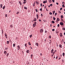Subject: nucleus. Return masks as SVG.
<instances>
[{"mask_svg": "<svg viewBox=\"0 0 65 65\" xmlns=\"http://www.w3.org/2000/svg\"><path fill=\"white\" fill-rule=\"evenodd\" d=\"M7 44H9V41H8L7 42Z\"/></svg>", "mask_w": 65, "mask_h": 65, "instance_id": "393cba45", "label": "nucleus"}, {"mask_svg": "<svg viewBox=\"0 0 65 65\" xmlns=\"http://www.w3.org/2000/svg\"><path fill=\"white\" fill-rule=\"evenodd\" d=\"M53 20H56V18H55V17H53Z\"/></svg>", "mask_w": 65, "mask_h": 65, "instance_id": "72a5a7b5", "label": "nucleus"}, {"mask_svg": "<svg viewBox=\"0 0 65 65\" xmlns=\"http://www.w3.org/2000/svg\"><path fill=\"white\" fill-rule=\"evenodd\" d=\"M56 4H57V5H59V3H56Z\"/></svg>", "mask_w": 65, "mask_h": 65, "instance_id": "6e6d98bb", "label": "nucleus"}, {"mask_svg": "<svg viewBox=\"0 0 65 65\" xmlns=\"http://www.w3.org/2000/svg\"><path fill=\"white\" fill-rule=\"evenodd\" d=\"M34 24H33V26L34 27H35L36 26V22H35L34 23Z\"/></svg>", "mask_w": 65, "mask_h": 65, "instance_id": "f03ea898", "label": "nucleus"}, {"mask_svg": "<svg viewBox=\"0 0 65 65\" xmlns=\"http://www.w3.org/2000/svg\"><path fill=\"white\" fill-rule=\"evenodd\" d=\"M49 2L50 3H51L52 2V1L51 0H49Z\"/></svg>", "mask_w": 65, "mask_h": 65, "instance_id": "bb28decb", "label": "nucleus"}, {"mask_svg": "<svg viewBox=\"0 0 65 65\" xmlns=\"http://www.w3.org/2000/svg\"><path fill=\"white\" fill-rule=\"evenodd\" d=\"M36 4H37V5H38V4H39V2H38L37 1H36Z\"/></svg>", "mask_w": 65, "mask_h": 65, "instance_id": "f8f14e48", "label": "nucleus"}, {"mask_svg": "<svg viewBox=\"0 0 65 65\" xmlns=\"http://www.w3.org/2000/svg\"><path fill=\"white\" fill-rule=\"evenodd\" d=\"M62 56H63V57L64 56H65V53H63L62 54Z\"/></svg>", "mask_w": 65, "mask_h": 65, "instance_id": "4be33fe9", "label": "nucleus"}, {"mask_svg": "<svg viewBox=\"0 0 65 65\" xmlns=\"http://www.w3.org/2000/svg\"><path fill=\"white\" fill-rule=\"evenodd\" d=\"M61 18H63V15H61Z\"/></svg>", "mask_w": 65, "mask_h": 65, "instance_id": "c9c22d12", "label": "nucleus"}, {"mask_svg": "<svg viewBox=\"0 0 65 65\" xmlns=\"http://www.w3.org/2000/svg\"><path fill=\"white\" fill-rule=\"evenodd\" d=\"M45 33H47V31L46 30L45 31Z\"/></svg>", "mask_w": 65, "mask_h": 65, "instance_id": "603ef678", "label": "nucleus"}, {"mask_svg": "<svg viewBox=\"0 0 65 65\" xmlns=\"http://www.w3.org/2000/svg\"><path fill=\"white\" fill-rule=\"evenodd\" d=\"M47 3V1L46 0V2L45 1H44L43 2V3L45 4V3Z\"/></svg>", "mask_w": 65, "mask_h": 65, "instance_id": "4468645a", "label": "nucleus"}, {"mask_svg": "<svg viewBox=\"0 0 65 65\" xmlns=\"http://www.w3.org/2000/svg\"><path fill=\"white\" fill-rule=\"evenodd\" d=\"M19 3L21 5H22V3L20 1H19Z\"/></svg>", "mask_w": 65, "mask_h": 65, "instance_id": "9b49d317", "label": "nucleus"}, {"mask_svg": "<svg viewBox=\"0 0 65 65\" xmlns=\"http://www.w3.org/2000/svg\"><path fill=\"white\" fill-rule=\"evenodd\" d=\"M57 14V13H55V15H56Z\"/></svg>", "mask_w": 65, "mask_h": 65, "instance_id": "3c124183", "label": "nucleus"}, {"mask_svg": "<svg viewBox=\"0 0 65 65\" xmlns=\"http://www.w3.org/2000/svg\"><path fill=\"white\" fill-rule=\"evenodd\" d=\"M60 59H61V58H60H60L58 59V60H60Z\"/></svg>", "mask_w": 65, "mask_h": 65, "instance_id": "052dcab7", "label": "nucleus"}, {"mask_svg": "<svg viewBox=\"0 0 65 65\" xmlns=\"http://www.w3.org/2000/svg\"><path fill=\"white\" fill-rule=\"evenodd\" d=\"M24 8L25 9H26V10H27V8L26 7H24Z\"/></svg>", "mask_w": 65, "mask_h": 65, "instance_id": "412c9836", "label": "nucleus"}, {"mask_svg": "<svg viewBox=\"0 0 65 65\" xmlns=\"http://www.w3.org/2000/svg\"><path fill=\"white\" fill-rule=\"evenodd\" d=\"M55 56H54V57L53 58V59H55Z\"/></svg>", "mask_w": 65, "mask_h": 65, "instance_id": "774afa93", "label": "nucleus"}, {"mask_svg": "<svg viewBox=\"0 0 65 65\" xmlns=\"http://www.w3.org/2000/svg\"><path fill=\"white\" fill-rule=\"evenodd\" d=\"M52 23L54 24L55 23V22H54V21H52Z\"/></svg>", "mask_w": 65, "mask_h": 65, "instance_id": "c85d7f7f", "label": "nucleus"}, {"mask_svg": "<svg viewBox=\"0 0 65 65\" xmlns=\"http://www.w3.org/2000/svg\"><path fill=\"white\" fill-rule=\"evenodd\" d=\"M36 16H37V19H38V18H39V16H38V15L37 14Z\"/></svg>", "mask_w": 65, "mask_h": 65, "instance_id": "9d476101", "label": "nucleus"}, {"mask_svg": "<svg viewBox=\"0 0 65 65\" xmlns=\"http://www.w3.org/2000/svg\"><path fill=\"white\" fill-rule=\"evenodd\" d=\"M61 42H64V40H62Z\"/></svg>", "mask_w": 65, "mask_h": 65, "instance_id": "c03bdc74", "label": "nucleus"}, {"mask_svg": "<svg viewBox=\"0 0 65 65\" xmlns=\"http://www.w3.org/2000/svg\"><path fill=\"white\" fill-rule=\"evenodd\" d=\"M59 26H60V25H59V24H58V25H57L58 27H59Z\"/></svg>", "mask_w": 65, "mask_h": 65, "instance_id": "f704fd0d", "label": "nucleus"}, {"mask_svg": "<svg viewBox=\"0 0 65 65\" xmlns=\"http://www.w3.org/2000/svg\"><path fill=\"white\" fill-rule=\"evenodd\" d=\"M62 10V8H60V11Z\"/></svg>", "mask_w": 65, "mask_h": 65, "instance_id": "e433bc0d", "label": "nucleus"}, {"mask_svg": "<svg viewBox=\"0 0 65 65\" xmlns=\"http://www.w3.org/2000/svg\"><path fill=\"white\" fill-rule=\"evenodd\" d=\"M17 47L18 48V50H20V46L19 45H18L17 46Z\"/></svg>", "mask_w": 65, "mask_h": 65, "instance_id": "39448f33", "label": "nucleus"}, {"mask_svg": "<svg viewBox=\"0 0 65 65\" xmlns=\"http://www.w3.org/2000/svg\"><path fill=\"white\" fill-rule=\"evenodd\" d=\"M41 5V6H42V4H40Z\"/></svg>", "mask_w": 65, "mask_h": 65, "instance_id": "4d7b16f0", "label": "nucleus"}, {"mask_svg": "<svg viewBox=\"0 0 65 65\" xmlns=\"http://www.w3.org/2000/svg\"><path fill=\"white\" fill-rule=\"evenodd\" d=\"M32 35H30V37L31 38L32 37Z\"/></svg>", "mask_w": 65, "mask_h": 65, "instance_id": "58836bf2", "label": "nucleus"}, {"mask_svg": "<svg viewBox=\"0 0 65 65\" xmlns=\"http://www.w3.org/2000/svg\"><path fill=\"white\" fill-rule=\"evenodd\" d=\"M60 36L61 37H63V35H62V33H60Z\"/></svg>", "mask_w": 65, "mask_h": 65, "instance_id": "0eeeda50", "label": "nucleus"}, {"mask_svg": "<svg viewBox=\"0 0 65 65\" xmlns=\"http://www.w3.org/2000/svg\"><path fill=\"white\" fill-rule=\"evenodd\" d=\"M54 51L55 52H57V51L55 50V51Z\"/></svg>", "mask_w": 65, "mask_h": 65, "instance_id": "338daca9", "label": "nucleus"}, {"mask_svg": "<svg viewBox=\"0 0 65 65\" xmlns=\"http://www.w3.org/2000/svg\"><path fill=\"white\" fill-rule=\"evenodd\" d=\"M48 7H50V5H49L48 6Z\"/></svg>", "mask_w": 65, "mask_h": 65, "instance_id": "0e129e2a", "label": "nucleus"}, {"mask_svg": "<svg viewBox=\"0 0 65 65\" xmlns=\"http://www.w3.org/2000/svg\"><path fill=\"white\" fill-rule=\"evenodd\" d=\"M5 15V17H7V14H6Z\"/></svg>", "mask_w": 65, "mask_h": 65, "instance_id": "ea45409f", "label": "nucleus"}, {"mask_svg": "<svg viewBox=\"0 0 65 65\" xmlns=\"http://www.w3.org/2000/svg\"><path fill=\"white\" fill-rule=\"evenodd\" d=\"M35 45H36L37 46H38L39 45L38 43H35Z\"/></svg>", "mask_w": 65, "mask_h": 65, "instance_id": "423d86ee", "label": "nucleus"}, {"mask_svg": "<svg viewBox=\"0 0 65 65\" xmlns=\"http://www.w3.org/2000/svg\"><path fill=\"white\" fill-rule=\"evenodd\" d=\"M26 53H29V50H27L26 51Z\"/></svg>", "mask_w": 65, "mask_h": 65, "instance_id": "dca6fc26", "label": "nucleus"}, {"mask_svg": "<svg viewBox=\"0 0 65 65\" xmlns=\"http://www.w3.org/2000/svg\"><path fill=\"white\" fill-rule=\"evenodd\" d=\"M59 46L60 47V48H62V45L61 44H59Z\"/></svg>", "mask_w": 65, "mask_h": 65, "instance_id": "1a4fd4ad", "label": "nucleus"}, {"mask_svg": "<svg viewBox=\"0 0 65 65\" xmlns=\"http://www.w3.org/2000/svg\"><path fill=\"white\" fill-rule=\"evenodd\" d=\"M40 31L41 33H43V29H40Z\"/></svg>", "mask_w": 65, "mask_h": 65, "instance_id": "f257e3e1", "label": "nucleus"}, {"mask_svg": "<svg viewBox=\"0 0 65 65\" xmlns=\"http://www.w3.org/2000/svg\"><path fill=\"white\" fill-rule=\"evenodd\" d=\"M28 45H31V43H30V42H28Z\"/></svg>", "mask_w": 65, "mask_h": 65, "instance_id": "aec40b11", "label": "nucleus"}, {"mask_svg": "<svg viewBox=\"0 0 65 65\" xmlns=\"http://www.w3.org/2000/svg\"><path fill=\"white\" fill-rule=\"evenodd\" d=\"M19 12H17V14H18V13H19Z\"/></svg>", "mask_w": 65, "mask_h": 65, "instance_id": "8fccbe9b", "label": "nucleus"}, {"mask_svg": "<svg viewBox=\"0 0 65 65\" xmlns=\"http://www.w3.org/2000/svg\"><path fill=\"white\" fill-rule=\"evenodd\" d=\"M58 12L59 13H61V12L60 11H58Z\"/></svg>", "mask_w": 65, "mask_h": 65, "instance_id": "b1692460", "label": "nucleus"}, {"mask_svg": "<svg viewBox=\"0 0 65 65\" xmlns=\"http://www.w3.org/2000/svg\"><path fill=\"white\" fill-rule=\"evenodd\" d=\"M36 20H37L36 19V18H35L34 20L33 21L34 22H35V21H36Z\"/></svg>", "mask_w": 65, "mask_h": 65, "instance_id": "ddd939ff", "label": "nucleus"}, {"mask_svg": "<svg viewBox=\"0 0 65 65\" xmlns=\"http://www.w3.org/2000/svg\"><path fill=\"white\" fill-rule=\"evenodd\" d=\"M5 36L7 39L8 38H7V34L5 33Z\"/></svg>", "mask_w": 65, "mask_h": 65, "instance_id": "7ed1b4c3", "label": "nucleus"}, {"mask_svg": "<svg viewBox=\"0 0 65 65\" xmlns=\"http://www.w3.org/2000/svg\"><path fill=\"white\" fill-rule=\"evenodd\" d=\"M36 12H38V10L37 9H36Z\"/></svg>", "mask_w": 65, "mask_h": 65, "instance_id": "864d4df0", "label": "nucleus"}, {"mask_svg": "<svg viewBox=\"0 0 65 65\" xmlns=\"http://www.w3.org/2000/svg\"><path fill=\"white\" fill-rule=\"evenodd\" d=\"M50 38H51V36H50V37H49Z\"/></svg>", "mask_w": 65, "mask_h": 65, "instance_id": "bf43d9fd", "label": "nucleus"}, {"mask_svg": "<svg viewBox=\"0 0 65 65\" xmlns=\"http://www.w3.org/2000/svg\"><path fill=\"white\" fill-rule=\"evenodd\" d=\"M52 2H55V0H52Z\"/></svg>", "mask_w": 65, "mask_h": 65, "instance_id": "49530a36", "label": "nucleus"}, {"mask_svg": "<svg viewBox=\"0 0 65 65\" xmlns=\"http://www.w3.org/2000/svg\"><path fill=\"white\" fill-rule=\"evenodd\" d=\"M42 8H41L40 9V11H42Z\"/></svg>", "mask_w": 65, "mask_h": 65, "instance_id": "4c0bfd02", "label": "nucleus"}, {"mask_svg": "<svg viewBox=\"0 0 65 65\" xmlns=\"http://www.w3.org/2000/svg\"><path fill=\"white\" fill-rule=\"evenodd\" d=\"M57 59H58V56H57L56 58V60H57Z\"/></svg>", "mask_w": 65, "mask_h": 65, "instance_id": "5fc2aeb1", "label": "nucleus"}, {"mask_svg": "<svg viewBox=\"0 0 65 65\" xmlns=\"http://www.w3.org/2000/svg\"><path fill=\"white\" fill-rule=\"evenodd\" d=\"M26 3V1H24V2H23V3L24 4H25Z\"/></svg>", "mask_w": 65, "mask_h": 65, "instance_id": "5701e85b", "label": "nucleus"}, {"mask_svg": "<svg viewBox=\"0 0 65 65\" xmlns=\"http://www.w3.org/2000/svg\"><path fill=\"white\" fill-rule=\"evenodd\" d=\"M53 52H54V49H52L51 51V53H52V54H53Z\"/></svg>", "mask_w": 65, "mask_h": 65, "instance_id": "6e6552de", "label": "nucleus"}, {"mask_svg": "<svg viewBox=\"0 0 65 65\" xmlns=\"http://www.w3.org/2000/svg\"><path fill=\"white\" fill-rule=\"evenodd\" d=\"M55 31V29H52V31Z\"/></svg>", "mask_w": 65, "mask_h": 65, "instance_id": "37998d69", "label": "nucleus"}, {"mask_svg": "<svg viewBox=\"0 0 65 65\" xmlns=\"http://www.w3.org/2000/svg\"><path fill=\"white\" fill-rule=\"evenodd\" d=\"M57 46H59V45H58V44H57Z\"/></svg>", "mask_w": 65, "mask_h": 65, "instance_id": "680f3d73", "label": "nucleus"}, {"mask_svg": "<svg viewBox=\"0 0 65 65\" xmlns=\"http://www.w3.org/2000/svg\"><path fill=\"white\" fill-rule=\"evenodd\" d=\"M4 53L5 55H6V54H7V52H6V51H4Z\"/></svg>", "mask_w": 65, "mask_h": 65, "instance_id": "2eb2a0df", "label": "nucleus"}, {"mask_svg": "<svg viewBox=\"0 0 65 65\" xmlns=\"http://www.w3.org/2000/svg\"><path fill=\"white\" fill-rule=\"evenodd\" d=\"M30 56H31V59H32V57H33V54H31V55Z\"/></svg>", "mask_w": 65, "mask_h": 65, "instance_id": "a878e982", "label": "nucleus"}, {"mask_svg": "<svg viewBox=\"0 0 65 65\" xmlns=\"http://www.w3.org/2000/svg\"><path fill=\"white\" fill-rule=\"evenodd\" d=\"M51 15H52V13H51V12H50L49 13Z\"/></svg>", "mask_w": 65, "mask_h": 65, "instance_id": "473e14b6", "label": "nucleus"}, {"mask_svg": "<svg viewBox=\"0 0 65 65\" xmlns=\"http://www.w3.org/2000/svg\"><path fill=\"white\" fill-rule=\"evenodd\" d=\"M39 22H41V20L39 19Z\"/></svg>", "mask_w": 65, "mask_h": 65, "instance_id": "13d9d810", "label": "nucleus"}, {"mask_svg": "<svg viewBox=\"0 0 65 65\" xmlns=\"http://www.w3.org/2000/svg\"><path fill=\"white\" fill-rule=\"evenodd\" d=\"M57 21H60V19H59V18H58L57 19Z\"/></svg>", "mask_w": 65, "mask_h": 65, "instance_id": "a211bd4d", "label": "nucleus"}, {"mask_svg": "<svg viewBox=\"0 0 65 65\" xmlns=\"http://www.w3.org/2000/svg\"><path fill=\"white\" fill-rule=\"evenodd\" d=\"M13 47H15V44H14L13 45Z\"/></svg>", "mask_w": 65, "mask_h": 65, "instance_id": "cd10ccee", "label": "nucleus"}, {"mask_svg": "<svg viewBox=\"0 0 65 65\" xmlns=\"http://www.w3.org/2000/svg\"><path fill=\"white\" fill-rule=\"evenodd\" d=\"M50 5L51 6H53V4H50Z\"/></svg>", "mask_w": 65, "mask_h": 65, "instance_id": "79ce46f5", "label": "nucleus"}, {"mask_svg": "<svg viewBox=\"0 0 65 65\" xmlns=\"http://www.w3.org/2000/svg\"><path fill=\"white\" fill-rule=\"evenodd\" d=\"M62 6H63V7H65V6L64 5H62Z\"/></svg>", "mask_w": 65, "mask_h": 65, "instance_id": "a19ab883", "label": "nucleus"}, {"mask_svg": "<svg viewBox=\"0 0 65 65\" xmlns=\"http://www.w3.org/2000/svg\"><path fill=\"white\" fill-rule=\"evenodd\" d=\"M62 30H65V28H63Z\"/></svg>", "mask_w": 65, "mask_h": 65, "instance_id": "2f4dec72", "label": "nucleus"}, {"mask_svg": "<svg viewBox=\"0 0 65 65\" xmlns=\"http://www.w3.org/2000/svg\"><path fill=\"white\" fill-rule=\"evenodd\" d=\"M55 52L54 51V52H53V54H55Z\"/></svg>", "mask_w": 65, "mask_h": 65, "instance_id": "de8ad7c7", "label": "nucleus"}, {"mask_svg": "<svg viewBox=\"0 0 65 65\" xmlns=\"http://www.w3.org/2000/svg\"><path fill=\"white\" fill-rule=\"evenodd\" d=\"M27 44H25V46H26V47H27Z\"/></svg>", "mask_w": 65, "mask_h": 65, "instance_id": "c756f323", "label": "nucleus"}, {"mask_svg": "<svg viewBox=\"0 0 65 65\" xmlns=\"http://www.w3.org/2000/svg\"><path fill=\"white\" fill-rule=\"evenodd\" d=\"M8 55H9V54H8V53L7 54V56H8Z\"/></svg>", "mask_w": 65, "mask_h": 65, "instance_id": "a18cd8bd", "label": "nucleus"}, {"mask_svg": "<svg viewBox=\"0 0 65 65\" xmlns=\"http://www.w3.org/2000/svg\"><path fill=\"white\" fill-rule=\"evenodd\" d=\"M54 54H53L52 55V56H54Z\"/></svg>", "mask_w": 65, "mask_h": 65, "instance_id": "e2e57ef3", "label": "nucleus"}, {"mask_svg": "<svg viewBox=\"0 0 65 65\" xmlns=\"http://www.w3.org/2000/svg\"><path fill=\"white\" fill-rule=\"evenodd\" d=\"M60 25H61V26H63V25H64V23L62 22H61L60 23Z\"/></svg>", "mask_w": 65, "mask_h": 65, "instance_id": "20e7f679", "label": "nucleus"}, {"mask_svg": "<svg viewBox=\"0 0 65 65\" xmlns=\"http://www.w3.org/2000/svg\"><path fill=\"white\" fill-rule=\"evenodd\" d=\"M55 13V11H53V14H54Z\"/></svg>", "mask_w": 65, "mask_h": 65, "instance_id": "7c9ffc66", "label": "nucleus"}, {"mask_svg": "<svg viewBox=\"0 0 65 65\" xmlns=\"http://www.w3.org/2000/svg\"><path fill=\"white\" fill-rule=\"evenodd\" d=\"M7 48H5L6 50H7Z\"/></svg>", "mask_w": 65, "mask_h": 65, "instance_id": "69168bd1", "label": "nucleus"}, {"mask_svg": "<svg viewBox=\"0 0 65 65\" xmlns=\"http://www.w3.org/2000/svg\"><path fill=\"white\" fill-rule=\"evenodd\" d=\"M5 6H4L3 7V9H5Z\"/></svg>", "mask_w": 65, "mask_h": 65, "instance_id": "f3484780", "label": "nucleus"}, {"mask_svg": "<svg viewBox=\"0 0 65 65\" xmlns=\"http://www.w3.org/2000/svg\"><path fill=\"white\" fill-rule=\"evenodd\" d=\"M41 16L42 17L43 16V14H41Z\"/></svg>", "mask_w": 65, "mask_h": 65, "instance_id": "09e8293b", "label": "nucleus"}, {"mask_svg": "<svg viewBox=\"0 0 65 65\" xmlns=\"http://www.w3.org/2000/svg\"><path fill=\"white\" fill-rule=\"evenodd\" d=\"M2 6H3V5L2 4H1V7L2 8Z\"/></svg>", "mask_w": 65, "mask_h": 65, "instance_id": "6ab92c4d", "label": "nucleus"}]
</instances>
